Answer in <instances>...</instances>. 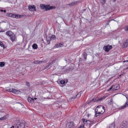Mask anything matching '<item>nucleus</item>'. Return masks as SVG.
<instances>
[{"instance_id": "obj_1", "label": "nucleus", "mask_w": 128, "mask_h": 128, "mask_svg": "<svg viewBox=\"0 0 128 128\" xmlns=\"http://www.w3.org/2000/svg\"><path fill=\"white\" fill-rule=\"evenodd\" d=\"M104 108L102 105L98 106L96 109L95 115V116L97 117L98 116L102 114L105 112Z\"/></svg>"}, {"instance_id": "obj_2", "label": "nucleus", "mask_w": 128, "mask_h": 128, "mask_svg": "<svg viewBox=\"0 0 128 128\" xmlns=\"http://www.w3.org/2000/svg\"><path fill=\"white\" fill-rule=\"evenodd\" d=\"M82 120L83 121V123L84 124V125L86 127H88V128H90V121L88 120H87L86 119L84 118L82 119Z\"/></svg>"}, {"instance_id": "obj_3", "label": "nucleus", "mask_w": 128, "mask_h": 128, "mask_svg": "<svg viewBox=\"0 0 128 128\" xmlns=\"http://www.w3.org/2000/svg\"><path fill=\"white\" fill-rule=\"evenodd\" d=\"M128 127V122H123L120 126V128H127Z\"/></svg>"}, {"instance_id": "obj_4", "label": "nucleus", "mask_w": 128, "mask_h": 128, "mask_svg": "<svg viewBox=\"0 0 128 128\" xmlns=\"http://www.w3.org/2000/svg\"><path fill=\"white\" fill-rule=\"evenodd\" d=\"M108 45L107 46H104L103 47V49L105 52H108V51L110 50L112 48V46H108Z\"/></svg>"}, {"instance_id": "obj_5", "label": "nucleus", "mask_w": 128, "mask_h": 128, "mask_svg": "<svg viewBox=\"0 0 128 128\" xmlns=\"http://www.w3.org/2000/svg\"><path fill=\"white\" fill-rule=\"evenodd\" d=\"M8 16L10 17L16 18H20V17L21 16L19 15L18 16V15H17L16 14H14L11 13H9L8 14Z\"/></svg>"}, {"instance_id": "obj_6", "label": "nucleus", "mask_w": 128, "mask_h": 128, "mask_svg": "<svg viewBox=\"0 0 128 128\" xmlns=\"http://www.w3.org/2000/svg\"><path fill=\"white\" fill-rule=\"evenodd\" d=\"M25 124L24 122H21L19 124H17L16 126V128H24L25 127Z\"/></svg>"}, {"instance_id": "obj_7", "label": "nucleus", "mask_w": 128, "mask_h": 128, "mask_svg": "<svg viewBox=\"0 0 128 128\" xmlns=\"http://www.w3.org/2000/svg\"><path fill=\"white\" fill-rule=\"evenodd\" d=\"M36 7L34 5H30L28 6V9L29 10L32 11H36Z\"/></svg>"}, {"instance_id": "obj_8", "label": "nucleus", "mask_w": 128, "mask_h": 128, "mask_svg": "<svg viewBox=\"0 0 128 128\" xmlns=\"http://www.w3.org/2000/svg\"><path fill=\"white\" fill-rule=\"evenodd\" d=\"M105 97L104 96H103L102 98H98L97 100H94V99H92V100H91L90 101V102L92 101H93L94 102H96L98 101H100L103 99H104Z\"/></svg>"}, {"instance_id": "obj_9", "label": "nucleus", "mask_w": 128, "mask_h": 128, "mask_svg": "<svg viewBox=\"0 0 128 128\" xmlns=\"http://www.w3.org/2000/svg\"><path fill=\"white\" fill-rule=\"evenodd\" d=\"M40 6L41 9H46V8L48 6V5H46L44 4H41L40 5Z\"/></svg>"}, {"instance_id": "obj_10", "label": "nucleus", "mask_w": 128, "mask_h": 128, "mask_svg": "<svg viewBox=\"0 0 128 128\" xmlns=\"http://www.w3.org/2000/svg\"><path fill=\"white\" fill-rule=\"evenodd\" d=\"M128 106V103L126 102L125 105L119 108V109H124Z\"/></svg>"}, {"instance_id": "obj_11", "label": "nucleus", "mask_w": 128, "mask_h": 128, "mask_svg": "<svg viewBox=\"0 0 128 128\" xmlns=\"http://www.w3.org/2000/svg\"><path fill=\"white\" fill-rule=\"evenodd\" d=\"M11 92L12 93L16 94H18V92H20L19 90H17L16 89L14 88L12 89V90H11Z\"/></svg>"}, {"instance_id": "obj_12", "label": "nucleus", "mask_w": 128, "mask_h": 128, "mask_svg": "<svg viewBox=\"0 0 128 128\" xmlns=\"http://www.w3.org/2000/svg\"><path fill=\"white\" fill-rule=\"evenodd\" d=\"M68 126L69 128H74V126L73 122H71L69 123Z\"/></svg>"}, {"instance_id": "obj_13", "label": "nucleus", "mask_w": 128, "mask_h": 128, "mask_svg": "<svg viewBox=\"0 0 128 128\" xmlns=\"http://www.w3.org/2000/svg\"><path fill=\"white\" fill-rule=\"evenodd\" d=\"M77 2H72L70 3L69 4H67L66 5V6L68 7V6H70V7L74 5Z\"/></svg>"}, {"instance_id": "obj_14", "label": "nucleus", "mask_w": 128, "mask_h": 128, "mask_svg": "<svg viewBox=\"0 0 128 128\" xmlns=\"http://www.w3.org/2000/svg\"><path fill=\"white\" fill-rule=\"evenodd\" d=\"M56 60H54L51 62H50L48 64H47L46 66V67L48 68L52 64L54 63L55 62Z\"/></svg>"}, {"instance_id": "obj_15", "label": "nucleus", "mask_w": 128, "mask_h": 128, "mask_svg": "<svg viewBox=\"0 0 128 128\" xmlns=\"http://www.w3.org/2000/svg\"><path fill=\"white\" fill-rule=\"evenodd\" d=\"M10 38L12 42L14 41L16 37L15 36L14 34L10 36Z\"/></svg>"}, {"instance_id": "obj_16", "label": "nucleus", "mask_w": 128, "mask_h": 128, "mask_svg": "<svg viewBox=\"0 0 128 128\" xmlns=\"http://www.w3.org/2000/svg\"><path fill=\"white\" fill-rule=\"evenodd\" d=\"M46 40L47 43L49 44L50 42V41L51 40V38L50 37L47 36L46 37Z\"/></svg>"}, {"instance_id": "obj_17", "label": "nucleus", "mask_w": 128, "mask_h": 128, "mask_svg": "<svg viewBox=\"0 0 128 128\" xmlns=\"http://www.w3.org/2000/svg\"><path fill=\"white\" fill-rule=\"evenodd\" d=\"M82 55L84 58V60H85L86 59V56L87 55V53L85 52L84 51L82 54Z\"/></svg>"}, {"instance_id": "obj_18", "label": "nucleus", "mask_w": 128, "mask_h": 128, "mask_svg": "<svg viewBox=\"0 0 128 128\" xmlns=\"http://www.w3.org/2000/svg\"><path fill=\"white\" fill-rule=\"evenodd\" d=\"M28 102L30 103H32L33 102L34 100L33 98H32L30 97H28Z\"/></svg>"}, {"instance_id": "obj_19", "label": "nucleus", "mask_w": 128, "mask_h": 128, "mask_svg": "<svg viewBox=\"0 0 128 128\" xmlns=\"http://www.w3.org/2000/svg\"><path fill=\"white\" fill-rule=\"evenodd\" d=\"M55 7L54 6H49L48 5V6L47 7V8H46V11L49 10H50L52 9L53 8H55Z\"/></svg>"}, {"instance_id": "obj_20", "label": "nucleus", "mask_w": 128, "mask_h": 128, "mask_svg": "<svg viewBox=\"0 0 128 128\" xmlns=\"http://www.w3.org/2000/svg\"><path fill=\"white\" fill-rule=\"evenodd\" d=\"M115 124L114 123H112L110 124L108 128H114Z\"/></svg>"}, {"instance_id": "obj_21", "label": "nucleus", "mask_w": 128, "mask_h": 128, "mask_svg": "<svg viewBox=\"0 0 128 128\" xmlns=\"http://www.w3.org/2000/svg\"><path fill=\"white\" fill-rule=\"evenodd\" d=\"M6 34L8 36L10 37L13 34V33L11 31L7 32H6Z\"/></svg>"}, {"instance_id": "obj_22", "label": "nucleus", "mask_w": 128, "mask_h": 128, "mask_svg": "<svg viewBox=\"0 0 128 128\" xmlns=\"http://www.w3.org/2000/svg\"><path fill=\"white\" fill-rule=\"evenodd\" d=\"M127 46L128 44L126 42H124L122 44L123 48H125L127 47Z\"/></svg>"}, {"instance_id": "obj_23", "label": "nucleus", "mask_w": 128, "mask_h": 128, "mask_svg": "<svg viewBox=\"0 0 128 128\" xmlns=\"http://www.w3.org/2000/svg\"><path fill=\"white\" fill-rule=\"evenodd\" d=\"M82 91H80V92H79L78 94L76 95L75 96L77 97L78 96V97H79L80 96L81 94L82 93Z\"/></svg>"}, {"instance_id": "obj_24", "label": "nucleus", "mask_w": 128, "mask_h": 128, "mask_svg": "<svg viewBox=\"0 0 128 128\" xmlns=\"http://www.w3.org/2000/svg\"><path fill=\"white\" fill-rule=\"evenodd\" d=\"M37 45L36 44H34L32 46L33 48L34 49H37Z\"/></svg>"}, {"instance_id": "obj_25", "label": "nucleus", "mask_w": 128, "mask_h": 128, "mask_svg": "<svg viewBox=\"0 0 128 128\" xmlns=\"http://www.w3.org/2000/svg\"><path fill=\"white\" fill-rule=\"evenodd\" d=\"M0 46L2 47H3L4 49L6 48L4 44L1 42H0Z\"/></svg>"}, {"instance_id": "obj_26", "label": "nucleus", "mask_w": 128, "mask_h": 128, "mask_svg": "<svg viewBox=\"0 0 128 128\" xmlns=\"http://www.w3.org/2000/svg\"><path fill=\"white\" fill-rule=\"evenodd\" d=\"M106 0H100V4L103 5L105 4Z\"/></svg>"}, {"instance_id": "obj_27", "label": "nucleus", "mask_w": 128, "mask_h": 128, "mask_svg": "<svg viewBox=\"0 0 128 128\" xmlns=\"http://www.w3.org/2000/svg\"><path fill=\"white\" fill-rule=\"evenodd\" d=\"M42 61H39L38 60L34 61V64H39V63L41 64L42 63Z\"/></svg>"}, {"instance_id": "obj_28", "label": "nucleus", "mask_w": 128, "mask_h": 128, "mask_svg": "<svg viewBox=\"0 0 128 128\" xmlns=\"http://www.w3.org/2000/svg\"><path fill=\"white\" fill-rule=\"evenodd\" d=\"M4 65V62H0V66L1 67H3Z\"/></svg>"}, {"instance_id": "obj_29", "label": "nucleus", "mask_w": 128, "mask_h": 128, "mask_svg": "<svg viewBox=\"0 0 128 128\" xmlns=\"http://www.w3.org/2000/svg\"><path fill=\"white\" fill-rule=\"evenodd\" d=\"M84 124L83 123V124H81L79 126V128H83L84 127L86 128V126L84 125Z\"/></svg>"}, {"instance_id": "obj_30", "label": "nucleus", "mask_w": 128, "mask_h": 128, "mask_svg": "<svg viewBox=\"0 0 128 128\" xmlns=\"http://www.w3.org/2000/svg\"><path fill=\"white\" fill-rule=\"evenodd\" d=\"M6 116H4L0 118V120H3L6 118Z\"/></svg>"}, {"instance_id": "obj_31", "label": "nucleus", "mask_w": 128, "mask_h": 128, "mask_svg": "<svg viewBox=\"0 0 128 128\" xmlns=\"http://www.w3.org/2000/svg\"><path fill=\"white\" fill-rule=\"evenodd\" d=\"M124 29L126 31H128V25L126 26Z\"/></svg>"}, {"instance_id": "obj_32", "label": "nucleus", "mask_w": 128, "mask_h": 128, "mask_svg": "<svg viewBox=\"0 0 128 128\" xmlns=\"http://www.w3.org/2000/svg\"><path fill=\"white\" fill-rule=\"evenodd\" d=\"M113 20H108V23H106V26H108V25H109V23L110 22V21H111Z\"/></svg>"}, {"instance_id": "obj_33", "label": "nucleus", "mask_w": 128, "mask_h": 128, "mask_svg": "<svg viewBox=\"0 0 128 128\" xmlns=\"http://www.w3.org/2000/svg\"><path fill=\"white\" fill-rule=\"evenodd\" d=\"M51 38V39H52L53 40H54L56 38V37L54 35H52L51 36V37H50Z\"/></svg>"}, {"instance_id": "obj_34", "label": "nucleus", "mask_w": 128, "mask_h": 128, "mask_svg": "<svg viewBox=\"0 0 128 128\" xmlns=\"http://www.w3.org/2000/svg\"><path fill=\"white\" fill-rule=\"evenodd\" d=\"M76 97L74 96V97H72L70 98L71 101H72L74 100L76 98Z\"/></svg>"}, {"instance_id": "obj_35", "label": "nucleus", "mask_w": 128, "mask_h": 128, "mask_svg": "<svg viewBox=\"0 0 128 128\" xmlns=\"http://www.w3.org/2000/svg\"><path fill=\"white\" fill-rule=\"evenodd\" d=\"M65 82V81L64 80H62L60 81V83L62 84H64Z\"/></svg>"}, {"instance_id": "obj_36", "label": "nucleus", "mask_w": 128, "mask_h": 128, "mask_svg": "<svg viewBox=\"0 0 128 128\" xmlns=\"http://www.w3.org/2000/svg\"><path fill=\"white\" fill-rule=\"evenodd\" d=\"M26 84L28 86H30V83L28 82H26Z\"/></svg>"}, {"instance_id": "obj_37", "label": "nucleus", "mask_w": 128, "mask_h": 128, "mask_svg": "<svg viewBox=\"0 0 128 128\" xmlns=\"http://www.w3.org/2000/svg\"><path fill=\"white\" fill-rule=\"evenodd\" d=\"M12 90V89L8 88L6 90L8 92H11V91Z\"/></svg>"}, {"instance_id": "obj_38", "label": "nucleus", "mask_w": 128, "mask_h": 128, "mask_svg": "<svg viewBox=\"0 0 128 128\" xmlns=\"http://www.w3.org/2000/svg\"><path fill=\"white\" fill-rule=\"evenodd\" d=\"M113 102V100L112 99H111L110 100V102H109V103L110 104H112V102Z\"/></svg>"}, {"instance_id": "obj_39", "label": "nucleus", "mask_w": 128, "mask_h": 128, "mask_svg": "<svg viewBox=\"0 0 128 128\" xmlns=\"http://www.w3.org/2000/svg\"><path fill=\"white\" fill-rule=\"evenodd\" d=\"M114 86L113 85H112L111 87L108 90V91H110L112 88Z\"/></svg>"}, {"instance_id": "obj_40", "label": "nucleus", "mask_w": 128, "mask_h": 128, "mask_svg": "<svg viewBox=\"0 0 128 128\" xmlns=\"http://www.w3.org/2000/svg\"><path fill=\"white\" fill-rule=\"evenodd\" d=\"M90 122H91V123H90V125L91 126L92 124H94V122L93 121H90Z\"/></svg>"}, {"instance_id": "obj_41", "label": "nucleus", "mask_w": 128, "mask_h": 128, "mask_svg": "<svg viewBox=\"0 0 128 128\" xmlns=\"http://www.w3.org/2000/svg\"><path fill=\"white\" fill-rule=\"evenodd\" d=\"M63 46V45L62 44H60L58 45V47H61L62 46Z\"/></svg>"}, {"instance_id": "obj_42", "label": "nucleus", "mask_w": 128, "mask_h": 128, "mask_svg": "<svg viewBox=\"0 0 128 128\" xmlns=\"http://www.w3.org/2000/svg\"><path fill=\"white\" fill-rule=\"evenodd\" d=\"M119 88L118 86H115L114 89H115V90H117L118 89V88Z\"/></svg>"}, {"instance_id": "obj_43", "label": "nucleus", "mask_w": 128, "mask_h": 128, "mask_svg": "<svg viewBox=\"0 0 128 128\" xmlns=\"http://www.w3.org/2000/svg\"><path fill=\"white\" fill-rule=\"evenodd\" d=\"M123 75V74H120L119 76L118 77V78H120L121 76L122 75Z\"/></svg>"}, {"instance_id": "obj_44", "label": "nucleus", "mask_w": 128, "mask_h": 128, "mask_svg": "<svg viewBox=\"0 0 128 128\" xmlns=\"http://www.w3.org/2000/svg\"><path fill=\"white\" fill-rule=\"evenodd\" d=\"M58 47V45H56L55 46V48H57Z\"/></svg>"}, {"instance_id": "obj_45", "label": "nucleus", "mask_w": 128, "mask_h": 128, "mask_svg": "<svg viewBox=\"0 0 128 128\" xmlns=\"http://www.w3.org/2000/svg\"><path fill=\"white\" fill-rule=\"evenodd\" d=\"M3 11H4V13H6V10H3Z\"/></svg>"}, {"instance_id": "obj_46", "label": "nucleus", "mask_w": 128, "mask_h": 128, "mask_svg": "<svg viewBox=\"0 0 128 128\" xmlns=\"http://www.w3.org/2000/svg\"><path fill=\"white\" fill-rule=\"evenodd\" d=\"M14 126H12L10 128H14Z\"/></svg>"}, {"instance_id": "obj_47", "label": "nucleus", "mask_w": 128, "mask_h": 128, "mask_svg": "<svg viewBox=\"0 0 128 128\" xmlns=\"http://www.w3.org/2000/svg\"><path fill=\"white\" fill-rule=\"evenodd\" d=\"M128 62V60H126H126H124V61L123 62Z\"/></svg>"}, {"instance_id": "obj_48", "label": "nucleus", "mask_w": 128, "mask_h": 128, "mask_svg": "<svg viewBox=\"0 0 128 128\" xmlns=\"http://www.w3.org/2000/svg\"><path fill=\"white\" fill-rule=\"evenodd\" d=\"M86 10V9H84L83 10V11L84 12V11H85Z\"/></svg>"}, {"instance_id": "obj_49", "label": "nucleus", "mask_w": 128, "mask_h": 128, "mask_svg": "<svg viewBox=\"0 0 128 128\" xmlns=\"http://www.w3.org/2000/svg\"><path fill=\"white\" fill-rule=\"evenodd\" d=\"M3 10H0V11H1V12H3Z\"/></svg>"}, {"instance_id": "obj_50", "label": "nucleus", "mask_w": 128, "mask_h": 128, "mask_svg": "<svg viewBox=\"0 0 128 128\" xmlns=\"http://www.w3.org/2000/svg\"><path fill=\"white\" fill-rule=\"evenodd\" d=\"M126 69H128V66L126 68Z\"/></svg>"}, {"instance_id": "obj_51", "label": "nucleus", "mask_w": 128, "mask_h": 128, "mask_svg": "<svg viewBox=\"0 0 128 128\" xmlns=\"http://www.w3.org/2000/svg\"><path fill=\"white\" fill-rule=\"evenodd\" d=\"M113 1H114H114H116V0H113Z\"/></svg>"}, {"instance_id": "obj_52", "label": "nucleus", "mask_w": 128, "mask_h": 128, "mask_svg": "<svg viewBox=\"0 0 128 128\" xmlns=\"http://www.w3.org/2000/svg\"><path fill=\"white\" fill-rule=\"evenodd\" d=\"M36 98H34V99H36Z\"/></svg>"}, {"instance_id": "obj_53", "label": "nucleus", "mask_w": 128, "mask_h": 128, "mask_svg": "<svg viewBox=\"0 0 128 128\" xmlns=\"http://www.w3.org/2000/svg\"><path fill=\"white\" fill-rule=\"evenodd\" d=\"M2 32L1 31H0V32Z\"/></svg>"}]
</instances>
